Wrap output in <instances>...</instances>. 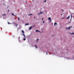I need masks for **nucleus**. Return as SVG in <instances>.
I'll return each mask as SVG.
<instances>
[{"label":"nucleus","instance_id":"nucleus-1","mask_svg":"<svg viewBox=\"0 0 74 74\" xmlns=\"http://www.w3.org/2000/svg\"><path fill=\"white\" fill-rule=\"evenodd\" d=\"M48 20H49L50 21L49 22V23H50V22H51L52 21V20H51V18L50 17H49L48 18Z\"/></svg>","mask_w":74,"mask_h":74},{"label":"nucleus","instance_id":"nucleus-2","mask_svg":"<svg viewBox=\"0 0 74 74\" xmlns=\"http://www.w3.org/2000/svg\"><path fill=\"white\" fill-rule=\"evenodd\" d=\"M34 26H35V25L33 26H31L29 28V30H31V29H32V27H34Z\"/></svg>","mask_w":74,"mask_h":74},{"label":"nucleus","instance_id":"nucleus-3","mask_svg":"<svg viewBox=\"0 0 74 74\" xmlns=\"http://www.w3.org/2000/svg\"><path fill=\"white\" fill-rule=\"evenodd\" d=\"M43 14V12H40L38 14V15H39L40 14Z\"/></svg>","mask_w":74,"mask_h":74},{"label":"nucleus","instance_id":"nucleus-4","mask_svg":"<svg viewBox=\"0 0 74 74\" xmlns=\"http://www.w3.org/2000/svg\"><path fill=\"white\" fill-rule=\"evenodd\" d=\"M71 21L69 23H70V22H71V19H72V14H71Z\"/></svg>","mask_w":74,"mask_h":74},{"label":"nucleus","instance_id":"nucleus-5","mask_svg":"<svg viewBox=\"0 0 74 74\" xmlns=\"http://www.w3.org/2000/svg\"><path fill=\"white\" fill-rule=\"evenodd\" d=\"M71 27H69L68 28V27H67L66 29H69V30H70Z\"/></svg>","mask_w":74,"mask_h":74},{"label":"nucleus","instance_id":"nucleus-6","mask_svg":"<svg viewBox=\"0 0 74 74\" xmlns=\"http://www.w3.org/2000/svg\"><path fill=\"white\" fill-rule=\"evenodd\" d=\"M22 35H23V36H24V38H26V36H25V34H22Z\"/></svg>","mask_w":74,"mask_h":74},{"label":"nucleus","instance_id":"nucleus-7","mask_svg":"<svg viewBox=\"0 0 74 74\" xmlns=\"http://www.w3.org/2000/svg\"><path fill=\"white\" fill-rule=\"evenodd\" d=\"M36 32H40V31L38 30H36Z\"/></svg>","mask_w":74,"mask_h":74},{"label":"nucleus","instance_id":"nucleus-8","mask_svg":"<svg viewBox=\"0 0 74 74\" xmlns=\"http://www.w3.org/2000/svg\"><path fill=\"white\" fill-rule=\"evenodd\" d=\"M22 33H25V32H24V31L22 30V31H21Z\"/></svg>","mask_w":74,"mask_h":74},{"label":"nucleus","instance_id":"nucleus-9","mask_svg":"<svg viewBox=\"0 0 74 74\" xmlns=\"http://www.w3.org/2000/svg\"><path fill=\"white\" fill-rule=\"evenodd\" d=\"M70 18V16H69L68 17L66 18V19H69Z\"/></svg>","mask_w":74,"mask_h":74},{"label":"nucleus","instance_id":"nucleus-10","mask_svg":"<svg viewBox=\"0 0 74 74\" xmlns=\"http://www.w3.org/2000/svg\"><path fill=\"white\" fill-rule=\"evenodd\" d=\"M33 15V14H29L28 15L29 16H30V15Z\"/></svg>","mask_w":74,"mask_h":74},{"label":"nucleus","instance_id":"nucleus-11","mask_svg":"<svg viewBox=\"0 0 74 74\" xmlns=\"http://www.w3.org/2000/svg\"><path fill=\"white\" fill-rule=\"evenodd\" d=\"M12 15H14V16L15 17L16 16L14 14V13H12Z\"/></svg>","mask_w":74,"mask_h":74},{"label":"nucleus","instance_id":"nucleus-12","mask_svg":"<svg viewBox=\"0 0 74 74\" xmlns=\"http://www.w3.org/2000/svg\"><path fill=\"white\" fill-rule=\"evenodd\" d=\"M57 25V23H54V25L55 26V25Z\"/></svg>","mask_w":74,"mask_h":74},{"label":"nucleus","instance_id":"nucleus-13","mask_svg":"<svg viewBox=\"0 0 74 74\" xmlns=\"http://www.w3.org/2000/svg\"><path fill=\"white\" fill-rule=\"evenodd\" d=\"M25 25H29V23H27V24H26Z\"/></svg>","mask_w":74,"mask_h":74},{"label":"nucleus","instance_id":"nucleus-14","mask_svg":"<svg viewBox=\"0 0 74 74\" xmlns=\"http://www.w3.org/2000/svg\"><path fill=\"white\" fill-rule=\"evenodd\" d=\"M39 40L38 39H37L36 40V42H38V41Z\"/></svg>","mask_w":74,"mask_h":74},{"label":"nucleus","instance_id":"nucleus-15","mask_svg":"<svg viewBox=\"0 0 74 74\" xmlns=\"http://www.w3.org/2000/svg\"><path fill=\"white\" fill-rule=\"evenodd\" d=\"M35 47L36 48H37V45H35Z\"/></svg>","mask_w":74,"mask_h":74},{"label":"nucleus","instance_id":"nucleus-16","mask_svg":"<svg viewBox=\"0 0 74 74\" xmlns=\"http://www.w3.org/2000/svg\"><path fill=\"white\" fill-rule=\"evenodd\" d=\"M71 33V34H74V33L73 32H72V33Z\"/></svg>","mask_w":74,"mask_h":74},{"label":"nucleus","instance_id":"nucleus-17","mask_svg":"<svg viewBox=\"0 0 74 74\" xmlns=\"http://www.w3.org/2000/svg\"><path fill=\"white\" fill-rule=\"evenodd\" d=\"M21 38V37H18V39H19V41H20V40L19 39H20Z\"/></svg>","mask_w":74,"mask_h":74},{"label":"nucleus","instance_id":"nucleus-18","mask_svg":"<svg viewBox=\"0 0 74 74\" xmlns=\"http://www.w3.org/2000/svg\"><path fill=\"white\" fill-rule=\"evenodd\" d=\"M2 15L3 16H5V14H3Z\"/></svg>","mask_w":74,"mask_h":74},{"label":"nucleus","instance_id":"nucleus-19","mask_svg":"<svg viewBox=\"0 0 74 74\" xmlns=\"http://www.w3.org/2000/svg\"><path fill=\"white\" fill-rule=\"evenodd\" d=\"M23 40H24V41H25V40H26V38H24V39H23Z\"/></svg>","mask_w":74,"mask_h":74},{"label":"nucleus","instance_id":"nucleus-20","mask_svg":"<svg viewBox=\"0 0 74 74\" xmlns=\"http://www.w3.org/2000/svg\"><path fill=\"white\" fill-rule=\"evenodd\" d=\"M16 27H17V26H18V24H16L15 25Z\"/></svg>","mask_w":74,"mask_h":74},{"label":"nucleus","instance_id":"nucleus-21","mask_svg":"<svg viewBox=\"0 0 74 74\" xmlns=\"http://www.w3.org/2000/svg\"><path fill=\"white\" fill-rule=\"evenodd\" d=\"M46 1H47V0L44 1L45 3V2H46Z\"/></svg>","mask_w":74,"mask_h":74},{"label":"nucleus","instance_id":"nucleus-22","mask_svg":"<svg viewBox=\"0 0 74 74\" xmlns=\"http://www.w3.org/2000/svg\"><path fill=\"white\" fill-rule=\"evenodd\" d=\"M43 19H44V18H42V21H43Z\"/></svg>","mask_w":74,"mask_h":74},{"label":"nucleus","instance_id":"nucleus-23","mask_svg":"<svg viewBox=\"0 0 74 74\" xmlns=\"http://www.w3.org/2000/svg\"><path fill=\"white\" fill-rule=\"evenodd\" d=\"M18 20L19 21V20H20L19 17V18H18Z\"/></svg>","mask_w":74,"mask_h":74},{"label":"nucleus","instance_id":"nucleus-24","mask_svg":"<svg viewBox=\"0 0 74 74\" xmlns=\"http://www.w3.org/2000/svg\"><path fill=\"white\" fill-rule=\"evenodd\" d=\"M43 23H45V22H44V21H43Z\"/></svg>","mask_w":74,"mask_h":74},{"label":"nucleus","instance_id":"nucleus-25","mask_svg":"<svg viewBox=\"0 0 74 74\" xmlns=\"http://www.w3.org/2000/svg\"><path fill=\"white\" fill-rule=\"evenodd\" d=\"M8 24H10V23H9V22H8Z\"/></svg>","mask_w":74,"mask_h":74},{"label":"nucleus","instance_id":"nucleus-26","mask_svg":"<svg viewBox=\"0 0 74 74\" xmlns=\"http://www.w3.org/2000/svg\"><path fill=\"white\" fill-rule=\"evenodd\" d=\"M8 12H9V11H10V10H8Z\"/></svg>","mask_w":74,"mask_h":74},{"label":"nucleus","instance_id":"nucleus-27","mask_svg":"<svg viewBox=\"0 0 74 74\" xmlns=\"http://www.w3.org/2000/svg\"><path fill=\"white\" fill-rule=\"evenodd\" d=\"M36 18V17H35H35H34V18Z\"/></svg>","mask_w":74,"mask_h":74},{"label":"nucleus","instance_id":"nucleus-28","mask_svg":"<svg viewBox=\"0 0 74 74\" xmlns=\"http://www.w3.org/2000/svg\"><path fill=\"white\" fill-rule=\"evenodd\" d=\"M63 15V14H61V15Z\"/></svg>","mask_w":74,"mask_h":74},{"label":"nucleus","instance_id":"nucleus-29","mask_svg":"<svg viewBox=\"0 0 74 74\" xmlns=\"http://www.w3.org/2000/svg\"><path fill=\"white\" fill-rule=\"evenodd\" d=\"M64 18H62V19H64Z\"/></svg>","mask_w":74,"mask_h":74},{"label":"nucleus","instance_id":"nucleus-30","mask_svg":"<svg viewBox=\"0 0 74 74\" xmlns=\"http://www.w3.org/2000/svg\"><path fill=\"white\" fill-rule=\"evenodd\" d=\"M46 53H47V52Z\"/></svg>","mask_w":74,"mask_h":74},{"label":"nucleus","instance_id":"nucleus-31","mask_svg":"<svg viewBox=\"0 0 74 74\" xmlns=\"http://www.w3.org/2000/svg\"><path fill=\"white\" fill-rule=\"evenodd\" d=\"M66 54H67V53H66Z\"/></svg>","mask_w":74,"mask_h":74}]
</instances>
